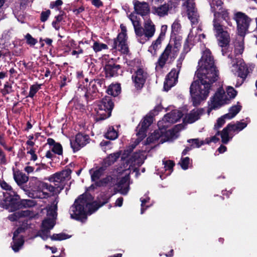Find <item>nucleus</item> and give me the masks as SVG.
Returning a JSON list of instances; mask_svg holds the SVG:
<instances>
[{"label": "nucleus", "mask_w": 257, "mask_h": 257, "mask_svg": "<svg viewBox=\"0 0 257 257\" xmlns=\"http://www.w3.org/2000/svg\"><path fill=\"white\" fill-rule=\"evenodd\" d=\"M198 67L196 75L200 83L196 81L192 83L190 92L192 101L194 106L208 97L212 85L219 78V72L214 65L213 59L209 50H206L202 53L201 59L198 62Z\"/></svg>", "instance_id": "obj_1"}, {"label": "nucleus", "mask_w": 257, "mask_h": 257, "mask_svg": "<svg viewBox=\"0 0 257 257\" xmlns=\"http://www.w3.org/2000/svg\"><path fill=\"white\" fill-rule=\"evenodd\" d=\"M101 202L98 204L94 201V197L89 193H85L81 195L75 200L74 203L71 207L70 213L71 218L85 222L87 220V215H91L96 211L99 207L107 203L110 198L105 194L101 195Z\"/></svg>", "instance_id": "obj_2"}, {"label": "nucleus", "mask_w": 257, "mask_h": 257, "mask_svg": "<svg viewBox=\"0 0 257 257\" xmlns=\"http://www.w3.org/2000/svg\"><path fill=\"white\" fill-rule=\"evenodd\" d=\"M183 1L184 2L183 6L186 7L187 15L191 23L192 27L184 44L183 50L181 53H184L185 55L191 50L190 46L192 44L193 38L196 37L198 33L201 31L202 29L200 25L198 26L199 22V15L195 7L194 0Z\"/></svg>", "instance_id": "obj_3"}, {"label": "nucleus", "mask_w": 257, "mask_h": 257, "mask_svg": "<svg viewBox=\"0 0 257 257\" xmlns=\"http://www.w3.org/2000/svg\"><path fill=\"white\" fill-rule=\"evenodd\" d=\"M220 16L226 22L228 25L231 26L232 24L229 17V13L227 10H223L219 13L214 12V18L213 21V30L219 46L223 48L226 47L229 44L230 38L229 34L220 24L219 19Z\"/></svg>", "instance_id": "obj_4"}, {"label": "nucleus", "mask_w": 257, "mask_h": 257, "mask_svg": "<svg viewBox=\"0 0 257 257\" xmlns=\"http://www.w3.org/2000/svg\"><path fill=\"white\" fill-rule=\"evenodd\" d=\"M35 205L36 202L33 200H20L19 195L14 191L4 193V198L0 201V207L8 210L9 212H14L23 208H31Z\"/></svg>", "instance_id": "obj_5"}, {"label": "nucleus", "mask_w": 257, "mask_h": 257, "mask_svg": "<svg viewBox=\"0 0 257 257\" xmlns=\"http://www.w3.org/2000/svg\"><path fill=\"white\" fill-rule=\"evenodd\" d=\"M131 153L126 152L125 156H127L125 159L121 158V160L123 161L124 164L123 168H122L121 172L124 171H128V173H126L125 176L121 178V179L118 183V187L120 188V192L121 194L123 195H126L129 191V173L130 170L133 166L135 165L136 163H138V158L139 157V154L137 153H134L130 157ZM123 153H122L121 158L123 156Z\"/></svg>", "instance_id": "obj_6"}, {"label": "nucleus", "mask_w": 257, "mask_h": 257, "mask_svg": "<svg viewBox=\"0 0 257 257\" xmlns=\"http://www.w3.org/2000/svg\"><path fill=\"white\" fill-rule=\"evenodd\" d=\"M153 122V117L147 115L144 118V119L140 122L136 128L137 136L138 138L136 140L134 144L129 146L128 148L123 152L122 157V159H125L126 152L132 153L135 147L146 137V132L149 126Z\"/></svg>", "instance_id": "obj_7"}, {"label": "nucleus", "mask_w": 257, "mask_h": 257, "mask_svg": "<svg viewBox=\"0 0 257 257\" xmlns=\"http://www.w3.org/2000/svg\"><path fill=\"white\" fill-rule=\"evenodd\" d=\"M113 103L110 96H105L99 102L95 108V117L96 121L104 120L109 117L113 108Z\"/></svg>", "instance_id": "obj_8"}, {"label": "nucleus", "mask_w": 257, "mask_h": 257, "mask_svg": "<svg viewBox=\"0 0 257 257\" xmlns=\"http://www.w3.org/2000/svg\"><path fill=\"white\" fill-rule=\"evenodd\" d=\"M228 58L230 59V68L231 71L236 75L239 77L241 80L237 81L235 85L236 87L240 86L244 82L250 71L247 65L238 58H233L232 56L228 55Z\"/></svg>", "instance_id": "obj_9"}, {"label": "nucleus", "mask_w": 257, "mask_h": 257, "mask_svg": "<svg viewBox=\"0 0 257 257\" xmlns=\"http://www.w3.org/2000/svg\"><path fill=\"white\" fill-rule=\"evenodd\" d=\"M227 104H229V99L227 98L225 91L222 87H220L210 99L208 113L209 114L213 109H218Z\"/></svg>", "instance_id": "obj_10"}, {"label": "nucleus", "mask_w": 257, "mask_h": 257, "mask_svg": "<svg viewBox=\"0 0 257 257\" xmlns=\"http://www.w3.org/2000/svg\"><path fill=\"white\" fill-rule=\"evenodd\" d=\"M121 32L119 33L117 37L113 39L111 47L113 49H116L121 53L126 54L129 50L127 44L126 28L123 24L120 26Z\"/></svg>", "instance_id": "obj_11"}, {"label": "nucleus", "mask_w": 257, "mask_h": 257, "mask_svg": "<svg viewBox=\"0 0 257 257\" xmlns=\"http://www.w3.org/2000/svg\"><path fill=\"white\" fill-rule=\"evenodd\" d=\"M38 188L36 191V197L43 199L47 198L50 196V193L56 194L59 193L62 190V186H56L47 183L39 182Z\"/></svg>", "instance_id": "obj_12"}, {"label": "nucleus", "mask_w": 257, "mask_h": 257, "mask_svg": "<svg viewBox=\"0 0 257 257\" xmlns=\"http://www.w3.org/2000/svg\"><path fill=\"white\" fill-rule=\"evenodd\" d=\"M234 18L237 24L238 34L240 36L239 40H243V37L248 30L250 19L242 12L236 13Z\"/></svg>", "instance_id": "obj_13"}, {"label": "nucleus", "mask_w": 257, "mask_h": 257, "mask_svg": "<svg viewBox=\"0 0 257 257\" xmlns=\"http://www.w3.org/2000/svg\"><path fill=\"white\" fill-rule=\"evenodd\" d=\"M128 18L134 26L138 41L141 44L145 43L147 39L145 37L144 29L141 26L140 18L134 13H131L128 16Z\"/></svg>", "instance_id": "obj_14"}, {"label": "nucleus", "mask_w": 257, "mask_h": 257, "mask_svg": "<svg viewBox=\"0 0 257 257\" xmlns=\"http://www.w3.org/2000/svg\"><path fill=\"white\" fill-rule=\"evenodd\" d=\"M178 51L177 47H173L172 46L168 45L160 56L157 63V67L159 66L161 68H162L169 58L174 60L177 56Z\"/></svg>", "instance_id": "obj_15"}, {"label": "nucleus", "mask_w": 257, "mask_h": 257, "mask_svg": "<svg viewBox=\"0 0 257 257\" xmlns=\"http://www.w3.org/2000/svg\"><path fill=\"white\" fill-rule=\"evenodd\" d=\"M89 137L88 135L79 133L74 139H71L70 145L74 153L80 150L89 143Z\"/></svg>", "instance_id": "obj_16"}, {"label": "nucleus", "mask_w": 257, "mask_h": 257, "mask_svg": "<svg viewBox=\"0 0 257 257\" xmlns=\"http://www.w3.org/2000/svg\"><path fill=\"white\" fill-rule=\"evenodd\" d=\"M175 6L171 1H168L158 7L153 6L152 8V13L160 18L168 16L169 12Z\"/></svg>", "instance_id": "obj_17"}, {"label": "nucleus", "mask_w": 257, "mask_h": 257, "mask_svg": "<svg viewBox=\"0 0 257 257\" xmlns=\"http://www.w3.org/2000/svg\"><path fill=\"white\" fill-rule=\"evenodd\" d=\"M71 171L70 170H64L59 173H56L49 177V180L55 185L62 186V190L65 184L66 178H69Z\"/></svg>", "instance_id": "obj_18"}, {"label": "nucleus", "mask_w": 257, "mask_h": 257, "mask_svg": "<svg viewBox=\"0 0 257 257\" xmlns=\"http://www.w3.org/2000/svg\"><path fill=\"white\" fill-rule=\"evenodd\" d=\"M148 77L147 73L142 68H138L132 75V80L135 86L137 89L142 88Z\"/></svg>", "instance_id": "obj_19"}, {"label": "nucleus", "mask_w": 257, "mask_h": 257, "mask_svg": "<svg viewBox=\"0 0 257 257\" xmlns=\"http://www.w3.org/2000/svg\"><path fill=\"white\" fill-rule=\"evenodd\" d=\"M133 4L136 15L138 14L144 17L148 15L150 13V9L148 3L134 0Z\"/></svg>", "instance_id": "obj_20"}, {"label": "nucleus", "mask_w": 257, "mask_h": 257, "mask_svg": "<svg viewBox=\"0 0 257 257\" xmlns=\"http://www.w3.org/2000/svg\"><path fill=\"white\" fill-rule=\"evenodd\" d=\"M178 74L175 68H173L167 75L164 84V89L165 91H168L174 86L178 81Z\"/></svg>", "instance_id": "obj_21"}, {"label": "nucleus", "mask_w": 257, "mask_h": 257, "mask_svg": "<svg viewBox=\"0 0 257 257\" xmlns=\"http://www.w3.org/2000/svg\"><path fill=\"white\" fill-rule=\"evenodd\" d=\"M181 111L174 110L164 115L163 120L165 122L174 123L179 121L182 117Z\"/></svg>", "instance_id": "obj_22"}, {"label": "nucleus", "mask_w": 257, "mask_h": 257, "mask_svg": "<svg viewBox=\"0 0 257 257\" xmlns=\"http://www.w3.org/2000/svg\"><path fill=\"white\" fill-rule=\"evenodd\" d=\"M145 32V37L147 41L151 38L155 33V26L153 22L150 19L145 21L144 25Z\"/></svg>", "instance_id": "obj_23"}, {"label": "nucleus", "mask_w": 257, "mask_h": 257, "mask_svg": "<svg viewBox=\"0 0 257 257\" xmlns=\"http://www.w3.org/2000/svg\"><path fill=\"white\" fill-rule=\"evenodd\" d=\"M106 170V166H102L95 168H92L89 170L91 181L95 183L99 180L100 178L104 174Z\"/></svg>", "instance_id": "obj_24"}, {"label": "nucleus", "mask_w": 257, "mask_h": 257, "mask_svg": "<svg viewBox=\"0 0 257 257\" xmlns=\"http://www.w3.org/2000/svg\"><path fill=\"white\" fill-rule=\"evenodd\" d=\"M86 100L89 101L96 98L98 95V88L95 86V82L92 83L90 81L88 85L86 84Z\"/></svg>", "instance_id": "obj_25"}, {"label": "nucleus", "mask_w": 257, "mask_h": 257, "mask_svg": "<svg viewBox=\"0 0 257 257\" xmlns=\"http://www.w3.org/2000/svg\"><path fill=\"white\" fill-rule=\"evenodd\" d=\"M205 112L203 108L194 109L188 114L186 116V119L189 123H193L195 121L199 119L200 116L202 115Z\"/></svg>", "instance_id": "obj_26"}, {"label": "nucleus", "mask_w": 257, "mask_h": 257, "mask_svg": "<svg viewBox=\"0 0 257 257\" xmlns=\"http://www.w3.org/2000/svg\"><path fill=\"white\" fill-rule=\"evenodd\" d=\"M104 69L107 77H113L118 74L120 66L115 64H107L105 66Z\"/></svg>", "instance_id": "obj_27"}, {"label": "nucleus", "mask_w": 257, "mask_h": 257, "mask_svg": "<svg viewBox=\"0 0 257 257\" xmlns=\"http://www.w3.org/2000/svg\"><path fill=\"white\" fill-rule=\"evenodd\" d=\"M246 120L244 122L236 121L234 124L230 123L228 124L230 125V131L234 133H238L246 127L247 124L250 122L248 118H246Z\"/></svg>", "instance_id": "obj_28"}, {"label": "nucleus", "mask_w": 257, "mask_h": 257, "mask_svg": "<svg viewBox=\"0 0 257 257\" xmlns=\"http://www.w3.org/2000/svg\"><path fill=\"white\" fill-rule=\"evenodd\" d=\"M30 214V212L29 210L20 211L10 214L8 218L11 221H18L22 217L29 216Z\"/></svg>", "instance_id": "obj_29"}, {"label": "nucleus", "mask_w": 257, "mask_h": 257, "mask_svg": "<svg viewBox=\"0 0 257 257\" xmlns=\"http://www.w3.org/2000/svg\"><path fill=\"white\" fill-rule=\"evenodd\" d=\"M241 106L239 105V103L238 102L236 105L232 106L229 109L228 113L224 115V116L227 117V119H230L234 117L241 110Z\"/></svg>", "instance_id": "obj_30"}, {"label": "nucleus", "mask_w": 257, "mask_h": 257, "mask_svg": "<svg viewBox=\"0 0 257 257\" xmlns=\"http://www.w3.org/2000/svg\"><path fill=\"white\" fill-rule=\"evenodd\" d=\"M24 243V240L22 236L13 237V242L11 243L12 249L15 252H18L22 248Z\"/></svg>", "instance_id": "obj_31"}, {"label": "nucleus", "mask_w": 257, "mask_h": 257, "mask_svg": "<svg viewBox=\"0 0 257 257\" xmlns=\"http://www.w3.org/2000/svg\"><path fill=\"white\" fill-rule=\"evenodd\" d=\"M162 40V38L158 37L155 41L153 42L151 46L149 47L148 51L150 52L152 55H155L157 50L161 48Z\"/></svg>", "instance_id": "obj_32"}, {"label": "nucleus", "mask_w": 257, "mask_h": 257, "mask_svg": "<svg viewBox=\"0 0 257 257\" xmlns=\"http://www.w3.org/2000/svg\"><path fill=\"white\" fill-rule=\"evenodd\" d=\"M14 178L19 185H22L28 181V177L20 171L14 172Z\"/></svg>", "instance_id": "obj_33"}, {"label": "nucleus", "mask_w": 257, "mask_h": 257, "mask_svg": "<svg viewBox=\"0 0 257 257\" xmlns=\"http://www.w3.org/2000/svg\"><path fill=\"white\" fill-rule=\"evenodd\" d=\"M230 125H229L228 124L223 129L221 133H220L219 135L221 136L222 142L223 144H227L229 140L232 138V137L230 138L229 137V133L230 132H232L230 131Z\"/></svg>", "instance_id": "obj_34"}, {"label": "nucleus", "mask_w": 257, "mask_h": 257, "mask_svg": "<svg viewBox=\"0 0 257 257\" xmlns=\"http://www.w3.org/2000/svg\"><path fill=\"white\" fill-rule=\"evenodd\" d=\"M121 91V87L119 84H112L108 87L107 92L108 94L113 96H117Z\"/></svg>", "instance_id": "obj_35"}, {"label": "nucleus", "mask_w": 257, "mask_h": 257, "mask_svg": "<svg viewBox=\"0 0 257 257\" xmlns=\"http://www.w3.org/2000/svg\"><path fill=\"white\" fill-rule=\"evenodd\" d=\"M104 137L107 139L114 140L118 137V134L113 126H110L108 128L107 132L104 135Z\"/></svg>", "instance_id": "obj_36"}, {"label": "nucleus", "mask_w": 257, "mask_h": 257, "mask_svg": "<svg viewBox=\"0 0 257 257\" xmlns=\"http://www.w3.org/2000/svg\"><path fill=\"white\" fill-rule=\"evenodd\" d=\"M120 154L121 153L120 152H116L110 154L105 160V164H107L108 166H110L113 164L120 157Z\"/></svg>", "instance_id": "obj_37"}, {"label": "nucleus", "mask_w": 257, "mask_h": 257, "mask_svg": "<svg viewBox=\"0 0 257 257\" xmlns=\"http://www.w3.org/2000/svg\"><path fill=\"white\" fill-rule=\"evenodd\" d=\"M150 200V198L147 194H145L144 197L140 198V201H141V214H143L145 210L151 206V204L147 205V203H149Z\"/></svg>", "instance_id": "obj_38"}, {"label": "nucleus", "mask_w": 257, "mask_h": 257, "mask_svg": "<svg viewBox=\"0 0 257 257\" xmlns=\"http://www.w3.org/2000/svg\"><path fill=\"white\" fill-rule=\"evenodd\" d=\"M113 178L110 176L108 175L106 177L100 179L95 183V185L97 187H104L106 186L109 183L112 182Z\"/></svg>", "instance_id": "obj_39"}, {"label": "nucleus", "mask_w": 257, "mask_h": 257, "mask_svg": "<svg viewBox=\"0 0 257 257\" xmlns=\"http://www.w3.org/2000/svg\"><path fill=\"white\" fill-rule=\"evenodd\" d=\"M55 224V221L53 219L47 218L43 221L42 228L50 231L54 227Z\"/></svg>", "instance_id": "obj_40"}, {"label": "nucleus", "mask_w": 257, "mask_h": 257, "mask_svg": "<svg viewBox=\"0 0 257 257\" xmlns=\"http://www.w3.org/2000/svg\"><path fill=\"white\" fill-rule=\"evenodd\" d=\"M226 95L227 98L229 99V103L237 95V92L233 87L231 86H227L226 88Z\"/></svg>", "instance_id": "obj_41"}, {"label": "nucleus", "mask_w": 257, "mask_h": 257, "mask_svg": "<svg viewBox=\"0 0 257 257\" xmlns=\"http://www.w3.org/2000/svg\"><path fill=\"white\" fill-rule=\"evenodd\" d=\"M87 92L86 85L83 83V84H80L78 86L76 94L80 97H84L86 99Z\"/></svg>", "instance_id": "obj_42"}, {"label": "nucleus", "mask_w": 257, "mask_h": 257, "mask_svg": "<svg viewBox=\"0 0 257 257\" xmlns=\"http://www.w3.org/2000/svg\"><path fill=\"white\" fill-rule=\"evenodd\" d=\"M182 126V124L176 125L174 128L166 132L167 135L170 136L172 139L177 138V135L176 134L181 130Z\"/></svg>", "instance_id": "obj_43"}, {"label": "nucleus", "mask_w": 257, "mask_h": 257, "mask_svg": "<svg viewBox=\"0 0 257 257\" xmlns=\"http://www.w3.org/2000/svg\"><path fill=\"white\" fill-rule=\"evenodd\" d=\"M161 136L160 131L156 130L147 139V142L148 144L153 143L158 141Z\"/></svg>", "instance_id": "obj_44"}, {"label": "nucleus", "mask_w": 257, "mask_h": 257, "mask_svg": "<svg viewBox=\"0 0 257 257\" xmlns=\"http://www.w3.org/2000/svg\"><path fill=\"white\" fill-rule=\"evenodd\" d=\"M92 48L95 53H97L102 50L107 49L108 47L107 45L105 44L95 41L92 46Z\"/></svg>", "instance_id": "obj_45"}, {"label": "nucleus", "mask_w": 257, "mask_h": 257, "mask_svg": "<svg viewBox=\"0 0 257 257\" xmlns=\"http://www.w3.org/2000/svg\"><path fill=\"white\" fill-rule=\"evenodd\" d=\"M234 53L235 54V55L237 56L241 55L244 50V46L242 40L237 43H236L234 44Z\"/></svg>", "instance_id": "obj_46"}, {"label": "nucleus", "mask_w": 257, "mask_h": 257, "mask_svg": "<svg viewBox=\"0 0 257 257\" xmlns=\"http://www.w3.org/2000/svg\"><path fill=\"white\" fill-rule=\"evenodd\" d=\"M41 84L37 83L33 84L30 86L29 95L27 97L33 98L37 92L41 88Z\"/></svg>", "instance_id": "obj_47"}, {"label": "nucleus", "mask_w": 257, "mask_h": 257, "mask_svg": "<svg viewBox=\"0 0 257 257\" xmlns=\"http://www.w3.org/2000/svg\"><path fill=\"white\" fill-rule=\"evenodd\" d=\"M36 236H40L43 240H47L49 237H50V231L49 230L41 228L38 232Z\"/></svg>", "instance_id": "obj_48"}, {"label": "nucleus", "mask_w": 257, "mask_h": 257, "mask_svg": "<svg viewBox=\"0 0 257 257\" xmlns=\"http://www.w3.org/2000/svg\"><path fill=\"white\" fill-rule=\"evenodd\" d=\"M70 236L69 235L64 233L54 234L51 236H50V238L52 240H62L67 239Z\"/></svg>", "instance_id": "obj_49"}, {"label": "nucleus", "mask_w": 257, "mask_h": 257, "mask_svg": "<svg viewBox=\"0 0 257 257\" xmlns=\"http://www.w3.org/2000/svg\"><path fill=\"white\" fill-rule=\"evenodd\" d=\"M187 142L189 143H191L190 147L192 149L195 148H199L204 144L203 141H200L198 139H189Z\"/></svg>", "instance_id": "obj_50"}, {"label": "nucleus", "mask_w": 257, "mask_h": 257, "mask_svg": "<svg viewBox=\"0 0 257 257\" xmlns=\"http://www.w3.org/2000/svg\"><path fill=\"white\" fill-rule=\"evenodd\" d=\"M225 119H227V117L224 116V115L218 118L214 125V129L217 131L225 123Z\"/></svg>", "instance_id": "obj_51"}, {"label": "nucleus", "mask_w": 257, "mask_h": 257, "mask_svg": "<svg viewBox=\"0 0 257 257\" xmlns=\"http://www.w3.org/2000/svg\"><path fill=\"white\" fill-rule=\"evenodd\" d=\"M25 38L26 40L27 44L30 46H34L38 42L37 40L32 37L29 33L25 35Z\"/></svg>", "instance_id": "obj_52"}, {"label": "nucleus", "mask_w": 257, "mask_h": 257, "mask_svg": "<svg viewBox=\"0 0 257 257\" xmlns=\"http://www.w3.org/2000/svg\"><path fill=\"white\" fill-rule=\"evenodd\" d=\"M57 206L51 205L47 209V215L51 216L53 218H55L57 216Z\"/></svg>", "instance_id": "obj_53"}, {"label": "nucleus", "mask_w": 257, "mask_h": 257, "mask_svg": "<svg viewBox=\"0 0 257 257\" xmlns=\"http://www.w3.org/2000/svg\"><path fill=\"white\" fill-rule=\"evenodd\" d=\"M51 151L55 154L58 155H62L63 153V149L61 145L57 143L53 147L51 148Z\"/></svg>", "instance_id": "obj_54"}, {"label": "nucleus", "mask_w": 257, "mask_h": 257, "mask_svg": "<svg viewBox=\"0 0 257 257\" xmlns=\"http://www.w3.org/2000/svg\"><path fill=\"white\" fill-rule=\"evenodd\" d=\"M163 164L164 165V168L166 171H168V174H170L171 172L172 171L173 168L175 165L174 162L171 160L168 161H163Z\"/></svg>", "instance_id": "obj_55"}, {"label": "nucleus", "mask_w": 257, "mask_h": 257, "mask_svg": "<svg viewBox=\"0 0 257 257\" xmlns=\"http://www.w3.org/2000/svg\"><path fill=\"white\" fill-rule=\"evenodd\" d=\"M222 4V2L221 0H212L210 3L211 10L212 12L214 13L216 12V7L218 8L221 7Z\"/></svg>", "instance_id": "obj_56"}, {"label": "nucleus", "mask_w": 257, "mask_h": 257, "mask_svg": "<svg viewBox=\"0 0 257 257\" xmlns=\"http://www.w3.org/2000/svg\"><path fill=\"white\" fill-rule=\"evenodd\" d=\"M190 163V158L188 157L182 158L180 163L182 168L183 170H187L188 168V165Z\"/></svg>", "instance_id": "obj_57"}, {"label": "nucleus", "mask_w": 257, "mask_h": 257, "mask_svg": "<svg viewBox=\"0 0 257 257\" xmlns=\"http://www.w3.org/2000/svg\"><path fill=\"white\" fill-rule=\"evenodd\" d=\"M13 91L12 87L11 85L7 82L4 85V88L2 90V92L3 95H6L11 93Z\"/></svg>", "instance_id": "obj_58"}, {"label": "nucleus", "mask_w": 257, "mask_h": 257, "mask_svg": "<svg viewBox=\"0 0 257 257\" xmlns=\"http://www.w3.org/2000/svg\"><path fill=\"white\" fill-rule=\"evenodd\" d=\"M184 58H185V54L184 53H181L180 55V58H179V59L177 61V65H176L177 68L175 69L176 70V71L177 72V74H179L180 69L181 68L182 61H183Z\"/></svg>", "instance_id": "obj_59"}, {"label": "nucleus", "mask_w": 257, "mask_h": 257, "mask_svg": "<svg viewBox=\"0 0 257 257\" xmlns=\"http://www.w3.org/2000/svg\"><path fill=\"white\" fill-rule=\"evenodd\" d=\"M50 11L49 10L46 11H43L41 14V21L43 22L46 21L50 16Z\"/></svg>", "instance_id": "obj_60"}, {"label": "nucleus", "mask_w": 257, "mask_h": 257, "mask_svg": "<svg viewBox=\"0 0 257 257\" xmlns=\"http://www.w3.org/2000/svg\"><path fill=\"white\" fill-rule=\"evenodd\" d=\"M61 81L60 82V87L61 88L64 87L66 86L68 82H70L69 79L65 75H62L60 76Z\"/></svg>", "instance_id": "obj_61"}, {"label": "nucleus", "mask_w": 257, "mask_h": 257, "mask_svg": "<svg viewBox=\"0 0 257 257\" xmlns=\"http://www.w3.org/2000/svg\"><path fill=\"white\" fill-rule=\"evenodd\" d=\"M92 83L95 82V86L98 88V86L100 87H104V81L102 79H93L91 81Z\"/></svg>", "instance_id": "obj_62"}, {"label": "nucleus", "mask_w": 257, "mask_h": 257, "mask_svg": "<svg viewBox=\"0 0 257 257\" xmlns=\"http://www.w3.org/2000/svg\"><path fill=\"white\" fill-rule=\"evenodd\" d=\"M0 184L1 186L3 189L10 191L9 193H11V192L13 191L12 190V187L6 182L3 181Z\"/></svg>", "instance_id": "obj_63"}, {"label": "nucleus", "mask_w": 257, "mask_h": 257, "mask_svg": "<svg viewBox=\"0 0 257 257\" xmlns=\"http://www.w3.org/2000/svg\"><path fill=\"white\" fill-rule=\"evenodd\" d=\"M63 4L62 0H57L55 2H52L50 4V8L53 9L55 8H58L61 6Z\"/></svg>", "instance_id": "obj_64"}]
</instances>
